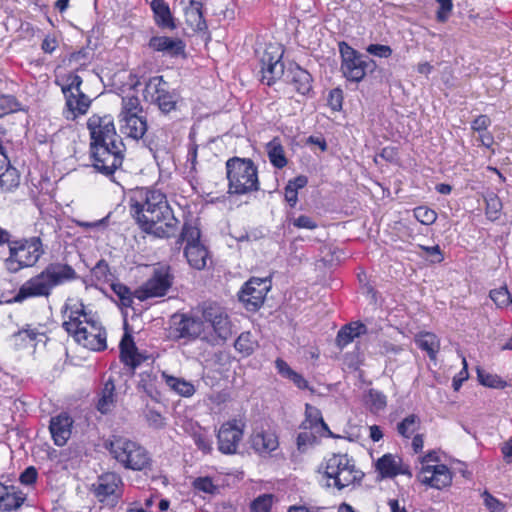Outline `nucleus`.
<instances>
[{"label":"nucleus","instance_id":"obj_1","mask_svg":"<svg viewBox=\"0 0 512 512\" xmlns=\"http://www.w3.org/2000/svg\"><path fill=\"white\" fill-rule=\"evenodd\" d=\"M129 208L143 232L158 238H169L176 233L179 221L161 191L149 188L135 191L130 197Z\"/></svg>","mask_w":512,"mask_h":512},{"label":"nucleus","instance_id":"obj_2","mask_svg":"<svg viewBox=\"0 0 512 512\" xmlns=\"http://www.w3.org/2000/svg\"><path fill=\"white\" fill-rule=\"evenodd\" d=\"M78 278L75 269L64 262H51L40 273L25 281L13 298L21 303L29 298H48L54 288Z\"/></svg>","mask_w":512,"mask_h":512},{"label":"nucleus","instance_id":"obj_3","mask_svg":"<svg viewBox=\"0 0 512 512\" xmlns=\"http://www.w3.org/2000/svg\"><path fill=\"white\" fill-rule=\"evenodd\" d=\"M228 194L246 195L260 190L258 167L250 158L233 156L225 162Z\"/></svg>","mask_w":512,"mask_h":512},{"label":"nucleus","instance_id":"obj_4","mask_svg":"<svg viewBox=\"0 0 512 512\" xmlns=\"http://www.w3.org/2000/svg\"><path fill=\"white\" fill-rule=\"evenodd\" d=\"M106 448L125 469L142 471L151 466L148 451L136 441L123 436H113L106 444Z\"/></svg>","mask_w":512,"mask_h":512},{"label":"nucleus","instance_id":"obj_5","mask_svg":"<svg viewBox=\"0 0 512 512\" xmlns=\"http://www.w3.org/2000/svg\"><path fill=\"white\" fill-rule=\"evenodd\" d=\"M8 247L9 257L6 259V266L11 272L34 266L45 253L42 240L37 236L10 240Z\"/></svg>","mask_w":512,"mask_h":512},{"label":"nucleus","instance_id":"obj_6","mask_svg":"<svg viewBox=\"0 0 512 512\" xmlns=\"http://www.w3.org/2000/svg\"><path fill=\"white\" fill-rule=\"evenodd\" d=\"M324 475L333 480V483H328L327 486H333L338 490L359 484L364 477V473L356 468L355 461L347 454H333L329 457L325 462Z\"/></svg>","mask_w":512,"mask_h":512},{"label":"nucleus","instance_id":"obj_7","mask_svg":"<svg viewBox=\"0 0 512 512\" xmlns=\"http://www.w3.org/2000/svg\"><path fill=\"white\" fill-rule=\"evenodd\" d=\"M342 75L350 82H361L367 73H373L376 70V62L369 56L364 55L351 47L347 42L338 43Z\"/></svg>","mask_w":512,"mask_h":512},{"label":"nucleus","instance_id":"obj_8","mask_svg":"<svg viewBox=\"0 0 512 512\" xmlns=\"http://www.w3.org/2000/svg\"><path fill=\"white\" fill-rule=\"evenodd\" d=\"M125 150L122 140L90 145L93 167L99 173L113 179L114 173L122 166Z\"/></svg>","mask_w":512,"mask_h":512},{"label":"nucleus","instance_id":"obj_9","mask_svg":"<svg viewBox=\"0 0 512 512\" xmlns=\"http://www.w3.org/2000/svg\"><path fill=\"white\" fill-rule=\"evenodd\" d=\"M185 242L184 256L190 267L196 270H203L207 266L209 251L201 242V231L192 222H185L176 244Z\"/></svg>","mask_w":512,"mask_h":512},{"label":"nucleus","instance_id":"obj_10","mask_svg":"<svg viewBox=\"0 0 512 512\" xmlns=\"http://www.w3.org/2000/svg\"><path fill=\"white\" fill-rule=\"evenodd\" d=\"M202 321L205 327L203 340L212 345L226 341L232 334L229 317L219 305H206L202 311Z\"/></svg>","mask_w":512,"mask_h":512},{"label":"nucleus","instance_id":"obj_11","mask_svg":"<svg viewBox=\"0 0 512 512\" xmlns=\"http://www.w3.org/2000/svg\"><path fill=\"white\" fill-rule=\"evenodd\" d=\"M145 100L156 105L159 111L168 115L178 108L180 95L175 90H170L168 83L163 76H154L149 78L143 91Z\"/></svg>","mask_w":512,"mask_h":512},{"label":"nucleus","instance_id":"obj_12","mask_svg":"<svg viewBox=\"0 0 512 512\" xmlns=\"http://www.w3.org/2000/svg\"><path fill=\"white\" fill-rule=\"evenodd\" d=\"M82 82V78L74 73L68 74L64 83L55 81L61 87L68 113L71 114L72 119L77 115L85 114L91 104L89 97L81 91Z\"/></svg>","mask_w":512,"mask_h":512},{"label":"nucleus","instance_id":"obj_13","mask_svg":"<svg viewBox=\"0 0 512 512\" xmlns=\"http://www.w3.org/2000/svg\"><path fill=\"white\" fill-rule=\"evenodd\" d=\"M174 280L171 267L169 265H159L153 269L149 279L138 289L135 290V297L140 301L148 298L163 297L171 288Z\"/></svg>","mask_w":512,"mask_h":512},{"label":"nucleus","instance_id":"obj_14","mask_svg":"<svg viewBox=\"0 0 512 512\" xmlns=\"http://www.w3.org/2000/svg\"><path fill=\"white\" fill-rule=\"evenodd\" d=\"M124 483L116 472H106L97 477L90 491L103 504L115 506L123 495Z\"/></svg>","mask_w":512,"mask_h":512},{"label":"nucleus","instance_id":"obj_15","mask_svg":"<svg viewBox=\"0 0 512 512\" xmlns=\"http://www.w3.org/2000/svg\"><path fill=\"white\" fill-rule=\"evenodd\" d=\"M271 282L267 278L252 277L240 290L238 297L248 311H257L264 303Z\"/></svg>","mask_w":512,"mask_h":512},{"label":"nucleus","instance_id":"obj_16","mask_svg":"<svg viewBox=\"0 0 512 512\" xmlns=\"http://www.w3.org/2000/svg\"><path fill=\"white\" fill-rule=\"evenodd\" d=\"M87 128L91 137L90 145L122 140L116 132L114 120L111 115L107 114L100 116L98 114H93L87 121Z\"/></svg>","mask_w":512,"mask_h":512},{"label":"nucleus","instance_id":"obj_17","mask_svg":"<svg viewBox=\"0 0 512 512\" xmlns=\"http://www.w3.org/2000/svg\"><path fill=\"white\" fill-rule=\"evenodd\" d=\"M244 424L237 420H229L223 423L217 433L218 450L226 455L237 452L238 445L243 438Z\"/></svg>","mask_w":512,"mask_h":512},{"label":"nucleus","instance_id":"obj_18","mask_svg":"<svg viewBox=\"0 0 512 512\" xmlns=\"http://www.w3.org/2000/svg\"><path fill=\"white\" fill-rule=\"evenodd\" d=\"M89 326H83L72 335L74 339L84 347L93 351H103L107 348L106 330L95 320H84Z\"/></svg>","mask_w":512,"mask_h":512},{"label":"nucleus","instance_id":"obj_19","mask_svg":"<svg viewBox=\"0 0 512 512\" xmlns=\"http://www.w3.org/2000/svg\"><path fill=\"white\" fill-rule=\"evenodd\" d=\"M418 479L422 484L442 489L451 484L452 474L444 464L423 465L418 474Z\"/></svg>","mask_w":512,"mask_h":512},{"label":"nucleus","instance_id":"obj_20","mask_svg":"<svg viewBox=\"0 0 512 512\" xmlns=\"http://www.w3.org/2000/svg\"><path fill=\"white\" fill-rule=\"evenodd\" d=\"M174 324L176 332L175 337L189 340L198 337L203 339L205 327L202 319L182 315L178 322L174 321Z\"/></svg>","mask_w":512,"mask_h":512},{"label":"nucleus","instance_id":"obj_21","mask_svg":"<svg viewBox=\"0 0 512 512\" xmlns=\"http://www.w3.org/2000/svg\"><path fill=\"white\" fill-rule=\"evenodd\" d=\"M73 419L67 413H61L50 420L49 429L55 445L63 446L71 436Z\"/></svg>","mask_w":512,"mask_h":512},{"label":"nucleus","instance_id":"obj_22","mask_svg":"<svg viewBox=\"0 0 512 512\" xmlns=\"http://www.w3.org/2000/svg\"><path fill=\"white\" fill-rule=\"evenodd\" d=\"M149 47L157 52H162L170 57L185 55V43L179 38L167 36H153L149 40Z\"/></svg>","mask_w":512,"mask_h":512},{"label":"nucleus","instance_id":"obj_23","mask_svg":"<svg viewBox=\"0 0 512 512\" xmlns=\"http://www.w3.org/2000/svg\"><path fill=\"white\" fill-rule=\"evenodd\" d=\"M122 134L132 139H141L147 131V119L140 114L118 118Z\"/></svg>","mask_w":512,"mask_h":512},{"label":"nucleus","instance_id":"obj_24","mask_svg":"<svg viewBox=\"0 0 512 512\" xmlns=\"http://www.w3.org/2000/svg\"><path fill=\"white\" fill-rule=\"evenodd\" d=\"M280 59L281 55L273 56L268 52H265L261 59V81L268 86L272 85L284 73V65Z\"/></svg>","mask_w":512,"mask_h":512},{"label":"nucleus","instance_id":"obj_25","mask_svg":"<svg viewBox=\"0 0 512 512\" xmlns=\"http://www.w3.org/2000/svg\"><path fill=\"white\" fill-rule=\"evenodd\" d=\"M287 82L301 95H309L312 91L313 78L311 74L298 65L290 67L287 71Z\"/></svg>","mask_w":512,"mask_h":512},{"label":"nucleus","instance_id":"obj_26","mask_svg":"<svg viewBox=\"0 0 512 512\" xmlns=\"http://www.w3.org/2000/svg\"><path fill=\"white\" fill-rule=\"evenodd\" d=\"M251 447L260 456L270 455L279 447L277 435L272 431H260L251 436Z\"/></svg>","mask_w":512,"mask_h":512},{"label":"nucleus","instance_id":"obj_27","mask_svg":"<svg viewBox=\"0 0 512 512\" xmlns=\"http://www.w3.org/2000/svg\"><path fill=\"white\" fill-rule=\"evenodd\" d=\"M26 496L15 486L0 482V511H11L19 508Z\"/></svg>","mask_w":512,"mask_h":512},{"label":"nucleus","instance_id":"obj_28","mask_svg":"<svg viewBox=\"0 0 512 512\" xmlns=\"http://www.w3.org/2000/svg\"><path fill=\"white\" fill-rule=\"evenodd\" d=\"M376 469L382 478H393L408 471L402 468V460L398 456L385 454L376 462Z\"/></svg>","mask_w":512,"mask_h":512},{"label":"nucleus","instance_id":"obj_29","mask_svg":"<svg viewBox=\"0 0 512 512\" xmlns=\"http://www.w3.org/2000/svg\"><path fill=\"white\" fill-rule=\"evenodd\" d=\"M119 346L120 359L125 365L130 366L132 369H135L137 366L141 364L143 358L138 353L133 337L130 334H124Z\"/></svg>","mask_w":512,"mask_h":512},{"label":"nucleus","instance_id":"obj_30","mask_svg":"<svg viewBox=\"0 0 512 512\" xmlns=\"http://www.w3.org/2000/svg\"><path fill=\"white\" fill-rule=\"evenodd\" d=\"M186 23L194 31H204L207 23L203 15V4L196 0H190L189 5L184 9Z\"/></svg>","mask_w":512,"mask_h":512},{"label":"nucleus","instance_id":"obj_31","mask_svg":"<svg viewBox=\"0 0 512 512\" xmlns=\"http://www.w3.org/2000/svg\"><path fill=\"white\" fill-rule=\"evenodd\" d=\"M150 7L154 13L155 23L160 28L170 30L176 28L170 8L164 0H151Z\"/></svg>","mask_w":512,"mask_h":512},{"label":"nucleus","instance_id":"obj_32","mask_svg":"<svg viewBox=\"0 0 512 512\" xmlns=\"http://www.w3.org/2000/svg\"><path fill=\"white\" fill-rule=\"evenodd\" d=\"M367 332V327L361 322H352L343 326L337 334L336 343L339 348H344L350 344L354 338Z\"/></svg>","mask_w":512,"mask_h":512},{"label":"nucleus","instance_id":"obj_33","mask_svg":"<svg viewBox=\"0 0 512 512\" xmlns=\"http://www.w3.org/2000/svg\"><path fill=\"white\" fill-rule=\"evenodd\" d=\"M115 402V384L114 381L109 378L101 388L96 408L102 414H107L114 408Z\"/></svg>","mask_w":512,"mask_h":512},{"label":"nucleus","instance_id":"obj_34","mask_svg":"<svg viewBox=\"0 0 512 512\" xmlns=\"http://www.w3.org/2000/svg\"><path fill=\"white\" fill-rule=\"evenodd\" d=\"M70 310L68 320L64 321L62 327L64 330L71 335L76 333V330H79L83 327V321L80 320V317L83 316L86 319L87 313L85 311V307L83 303H80L78 306L74 305L69 307L67 304L65 305V310Z\"/></svg>","mask_w":512,"mask_h":512},{"label":"nucleus","instance_id":"obj_35","mask_svg":"<svg viewBox=\"0 0 512 512\" xmlns=\"http://www.w3.org/2000/svg\"><path fill=\"white\" fill-rule=\"evenodd\" d=\"M266 151L270 163L277 169L284 168L288 160L285 156L284 147L281 144V140L278 137L273 138L266 145Z\"/></svg>","mask_w":512,"mask_h":512},{"label":"nucleus","instance_id":"obj_36","mask_svg":"<svg viewBox=\"0 0 512 512\" xmlns=\"http://www.w3.org/2000/svg\"><path fill=\"white\" fill-rule=\"evenodd\" d=\"M415 343L421 350L428 354L430 360H436L437 353L440 349V340L435 334L430 332L421 333L416 337Z\"/></svg>","mask_w":512,"mask_h":512},{"label":"nucleus","instance_id":"obj_37","mask_svg":"<svg viewBox=\"0 0 512 512\" xmlns=\"http://www.w3.org/2000/svg\"><path fill=\"white\" fill-rule=\"evenodd\" d=\"M364 403L371 413H378L387 406V397L381 391L369 389L364 395Z\"/></svg>","mask_w":512,"mask_h":512},{"label":"nucleus","instance_id":"obj_38","mask_svg":"<svg viewBox=\"0 0 512 512\" xmlns=\"http://www.w3.org/2000/svg\"><path fill=\"white\" fill-rule=\"evenodd\" d=\"M166 384L176 393L184 397H190L195 393V387L192 383L174 376H170L165 372L162 373Z\"/></svg>","mask_w":512,"mask_h":512},{"label":"nucleus","instance_id":"obj_39","mask_svg":"<svg viewBox=\"0 0 512 512\" xmlns=\"http://www.w3.org/2000/svg\"><path fill=\"white\" fill-rule=\"evenodd\" d=\"M139 377V388L143 389V391L152 399H157L159 397V392L156 388L157 375L152 371H144L140 373Z\"/></svg>","mask_w":512,"mask_h":512},{"label":"nucleus","instance_id":"obj_40","mask_svg":"<svg viewBox=\"0 0 512 512\" xmlns=\"http://www.w3.org/2000/svg\"><path fill=\"white\" fill-rule=\"evenodd\" d=\"M476 371L479 383L485 387L494 389H504L508 385L507 382L503 380L500 376L489 373L482 369L481 367H477Z\"/></svg>","mask_w":512,"mask_h":512},{"label":"nucleus","instance_id":"obj_41","mask_svg":"<svg viewBox=\"0 0 512 512\" xmlns=\"http://www.w3.org/2000/svg\"><path fill=\"white\" fill-rule=\"evenodd\" d=\"M421 421L416 414H410L397 424V432L404 438H410L419 430Z\"/></svg>","mask_w":512,"mask_h":512},{"label":"nucleus","instance_id":"obj_42","mask_svg":"<svg viewBox=\"0 0 512 512\" xmlns=\"http://www.w3.org/2000/svg\"><path fill=\"white\" fill-rule=\"evenodd\" d=\"M234 347L242 355L249 356L258 347V343L250 332H243L236 339Z\"/></svg>","mask_w":512,"mask_h":512},{"label":"nucleus","instance_id":"obj_43","mask_svg":"<svg viewBox=\"0 0 512 512\" xmlns=\"http://www.w3.org/2000/svg\"><path fill=\"white\" fill-rule=\"evenodd\" d=\"M486 207L485 214L491 221H496L500 218L502 210V202L497 194L490 192L484 197Z\"/></svg>","mask_w":512,"mask_h":512},{"label":"nucleus","instance_id":"obj_44","mask_svg":"<svg viewBox=\"0 0 512 512\" xmlns=\"http://www.w3.org/2000/svg\"><path fill=\"white\" fill-rule=\"evenodd\" d=\"M143 108L141 106L140 100L136 95L125 96L122 97L121 101V111L118 115V118L122 116L136 115L142 113Z\"/></svg>","mask_w":512,"mask_h":512},{"label":"nucleus","instance_id":"obj_45","mask_svg":"<svg viewBox=\"0 0 512 512\" xmlns=\"http://www.w3.org/2000/svg\"><path fill=\"white\" fill-rule=\"evenodd\" d=\"M19 185V176L15 168L9 166V162H7V166L0 173V188L3 191H9L12 188H15Z\"/></svg>","mask_w":512,"mask_h":512},{"label":"nucleus","instance_id":"obj_46","mask_svg":"<svg viewBox=\"0 0 512 512\" xmlns=\"http://www.w3.org/2000/svg\"><path fill=\"white\" fill-rule=\"evenodd\" d=\"M191 437L199 450H201L204 454L211 453L212 441L204 429L198 427L197 429L193 430Z\"/></svg>","mask_w":512,"mask_h":512},{"label":"nucleus","instance_id":"obj_47","mask_svg":"<svg viewBox=\"0 0 512 512\" xmlns=\"http://www.w3.org/2000/svg\"><path fill=\"white\" fill-rule=\"evenodd\" d=\"M23 110L21 103L13 95H0V118Z\"/></svg>","mask_w":512,"mask_h":512},{"label":"nucleus","instance_id":"obj_48","mask_svg":"<svg viewBox=\"0 0 512 512\" xmlns=\"http://www.w3.org/2000/svg\"><path fill=\"white\" fill-rule=\"evenodd\" d=\"M111 289L119 298L120 305L122 307L128 308L132 306L133 297H135V292L132 293L128 286L122 283H112Z\"/></svg>","mask_w":512,"mask_h":512},{"label":"nucleus","instance_id":"obj_49","mask_svg":"<svg viewBox=\"0 0 512 512\" xmlns=\"http://www.w3.org/2000/svg\"><path fill=\"white\" fill-rule=\"evenodd\" d=\"M489 296L498 308H506L512 304V297L506 286L492 289Z\"/></svg>","mask_w":512,"mask_h":512},{"label":"nucleus","instance_id":"obj_50","mask_svg":"<svg viewBox=\"0 0 512 512\" xmlns=\"http://www.w3.org/2000/svg\"><path fill=\"white\" fill-rule=\"evenodd\" d=\"M144 417L148 426L155 430L163 429L166 426L165 418L153 408L147 406L144 410Z\"/></svg>","mask_w":512,"mask_h":512},{"label":"nucleus","instance_id":"obj_51","mask_svg":"<svg viewBox=\"0 0 512 512\" xmlns=\"http://www.w3.org/2000/svg\"><path fill=\"white\" fill-rule=\"evenodd\" d=\"M414 217L423 225H431L437 219V213L426 206H419L413 210Z\"/></svg>","mask_w":512,"mask_h":512},{"label":"nucleus","instance_id":"obj_52","mask_svg":"<svg viewBox=\"0 0 512 512\" xmlns=\"http://www.w3.org/2000/svg\"><path fill=\"white\" fill-rule=\"evenodd\" d=\"M193 487L195 490L208 493V494H215L218 490V487L213 483L212 478L210 477H198L196 478L193 483Z\"/></svg>","mask_w":512,"mask_h":512},{"label":"nucleus","instance_id":"obj_53","mask_svg":"<svg viewBox=\"0 0 512 512\" xmlns=\"http://www.w3.org/2000/svg\"><path fill=\"white\" fill-rule=\"evenodd\" d=\"M343 90L339 87L329 91L327 104L333 111H341L343 106Z\"/></svg>","mask_w":512,"mask_h":512},{"label":"nucleus","instance_id":"obj_54","mask_svg":"<svg viewBox=\"0 0 512 512\" xmlns=\"http://www.w3.org/2000/svg\"><path fill=\"white\" fill-rule=\"evenodd\" d=\"M436 2L438 4L436 20L439 23H445L449 19L453 10L452 0H436Z\"/></svg>","mask_w":512,"mask_h":512},{"label":"nucleus","instance_id":"obj_55","mask_svg":"<svg viewBox=\"0 0 512 512\" xmlns=\"http://www.w3.org/2000/svg\"><path fill=\"white\" fill-rule=\"evenodd\" d=\"M273 502V497L270 494H263L257 497L251 503V509L253 512H270Z\"/></svg>","mask_w":512,"mask_h":512},{"label":"nucleus","instance_id":"obj_56","mask_svg":"<svg viewBox=\"0 0 512 512\" xmlns=\"http://www.w3.org/2000/svg\"><path fill=\"white\" fill-rule=\"evenodd\" d=\"M316 441V436L312 432H300L296 438L297 449L300 453H305Z\"/></svg>","mask_w":512,"mask_h":512},{"label":"nucleus","instance_id":"obj_57","mask_svg":"<svg viewBox=\"0 0 512 512\" xmlns=\"http://www.w3.org/2000/svg\"><path fill=\"white\" fill-rule=\"evenodd\" d=\"M481 496L483 498L485 507L490 512H505V505L499 499L490 494L487 490H485Z\"/></svg>","mask_w":512,"mask_h":512},{"label":"nucleus","instance_id":"obj_58","mask_svg":"<svg viewBox=\"0 0 512 512\" xmlns=\"http://www.w3.org/2000/svg\"><path fill=\"white\" fill-rule=\"evenodd\" d=\"M92 276L99 282L108 281L110 276L109 265L106 261L100 260L91 271Z\"/></svg>","mask_w":512,"mask_h":512},{"label":"nucleus","instance_id":"obj_59","mask_svg":"<svg viewBox=\"0 0 512 512\" xmlns=\"http://www.w3.org/2000/svg\"><path fill=\"white\" fill-rule=\"evenodd\" d=\"M419 248L423 250L426 255L430 258L432 263H440L444 260V256L439 245L435 246H424L419 245Z\"/></svg>","mask_w":512,"mask_h":512},{"label":"nucleus","instance_id":"obj_60","mask_svg":"<svg viewBox=\"0 0 512 512\" xmlns=\"http://www.w3.org/2000/svg\"><path fill=\"white\" fill-rule=\"evenodd\" d=\"M367 52L371 55L380 57V58H388L392 55V49L388 45L382 44H370L367 47Z\"/></svg>","mask_w":512,"mask_h":512},{"label":"nucleus","instance_id":"obj_61","mask_svg":"<svg viewBox=\"0 0 512 512\" xmlns=\"http://www.w3.org/2000/svg\"><path fill=\"white\" fill-rule=\"evenodd\" d=\"M491 125V120L487 115H479L471 124V128L479 133L484 132Z\"/></svg>","mask_w":512,"mask_h":512},{"label":"nucleus","instance_id":"obj_62","mask_svg":"<svg viewBox=\"0 0 512 512\" xmlns=\"http://www.w3.org/2000/svg\"><path fill=\"white\" fill-rule=\"evenodd\" d=\"M37 470L33 466L27 467L20 475V482L25 485H31L37 480Z\"/></svg>","mask_w":512,"mask_h":512},{"label":"nucleus","instance_id":"obj_63","mask_svg":"<svg viewBox=\"0 0 512 512\" xmlns=\"http://www.w3.org/2000/svg\"><path fill=\"white\" fill-rule=\"evenodd\" d=\"M293 225L297 228H304V229H316L317 223L309 216L306 215H300L298 218L293 220Z\"/></svg>","mask_w":512,"mask_h":512},{"label":"nucleus","instance_id":"obj_64","mask_svg":"<svg viewBox=\"0 0 512 512\" xmlns=\"http://www.w3.org/2000/svg\"><path fill=\"white\" fill-rule=\"evenodd\" d=\"M463 368L462 370L458 373L457 376H455L453 378V383H452V386L454 388L455 391H458L460 389V387L462 386V383L468 379L469 377V374H468V369H467V362H466V359L463 358Z\"/></svg>","mask_w":512,"mask_h":512}]
</instances>
